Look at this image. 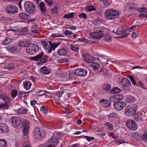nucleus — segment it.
Wrapping results in <instances>:
<instances>
[{
  "mask_svg": "<svg viewBox=\"0 0 147 147\" xmlns=\"http://www.w3.org/2000/svg\"><path fill=\"white\" fill-rule=\"evenodd\" d=\"M105 16L108 20H112L118 18L119 16L118 11L114 9H106L105 11Z\"/></svg>",
  "mask_w": 147,
  "mask_h": 147,
  "instance_id": "nucleus-1",
  "label": "nucleus"
},
{
  "mask_svg": "<svg viewBox=\"0 0 147 147\" xmlns=\"http://www.w3.org/2000/svg\"><path fill=\"white\" fill-rule=\"evenodd\" d=\"M11 122L12 126L16 128L19 129L21 128L23 124L20 119L16 116H13L11 119Z\"/></svg>",
  "mask_w": 147,
  "mask_h": 147,
  "instance_id": "nucleus-2",
  "label": "nucleus"
},
{
  "mask_svg": "<svg viewBox=\"0 0 147 147\" xmlns=\"http://www.w3.org/2000/svg\"><path fill=\"white\" fill-rule=\"evenodd\" d=\"M137 106L133 105L131 106H127L125 109V115L127 116L133 115L136 112Z\"/></svg>",
  "mask_w": 147,
  "mask_h": 147,
  "instance_id": "nucleus-3",
  "label": "nucleus"
},
{
  "mask_svg": "<svg viewBox=\"0 0 147 147\" xmlns=\"http://www.w3.org/2000/svg\"><path fill=\"white\" fill-rule=\"evenodd\" d=\"M38 46L37 44H30L27 47L26 52L30 55L34 54L38 50Z\"/></svg>",
  "mask_w": 147,
  "mask_h": 147,
  "instance_id": "nucleus-4",
  "label": "nucleus"
},
{
  "mask_svg": "<svg viewBox=\"0 0 147 147\" xmlns=\"http://www.w3.org/2000/svg\"><path fill=\"white\" fill-rule=\"evenodd\" d=\"M43 53H41L38 55L33 57L32 59L35 61H38L40 60V61L37 63V64L41 65L46 61V59L45 56L43 55Z\"/></svg>",
  "mask_w": 147,
  "mask_h": 147,
  "instance_id": "nucleus-5",
  "label": "nucleus"
},
{
  "mask_svg": "<svg viewBox=\"0 0 147 147\" xmlns=\"http://www.w3.org/2000/svg\"><path fill=\"white\" fill-rule=\"evenodd\" d=\"M24 7L26 11L30 13H32L35 9L34 3L29 1L26 2Z\"/></svg>",
  "mask_w": 147,
  "mask_h": 147,
  "instance_id": "nucleus-6",
  "label": "nucleus"
},
{
  "mask_svg": "<svg viewBox=\"0 0 147 147\" xmlns=\"http://www.w3.org/2000/svg\"><path fill=\"white\" fill-rule=\"evenodd\" d=\"M18 10V9L16 6L11 4L7 5L6 8V12L11 15L16 13Z\"/></svg>",
  "mask_w": 147,
  "mask_h": 147,
  "instance_id": "nucleus-7",
  "label": "nucleus"
},
{
  "mask_svg": "<svg viewBox=\"0 0 147 147\" xmlns=\"http://www.w3.org/2000/svg\"><path fill=\"white\" fill-rule=\"evenodd\" d=\"M127 31L126 29L123 28V26H120L117 28L116 32L114 33L119 36H121L119 37V38H126L127 35L125 32Z\"/></svg>",
  "mask_w": 147,
  "mask_h": 147,
  "instance_id": "nucleus-8",
  "label": "nucleus"
},
{
  "mask_svg": "<svg viewBox=\"0 0 147 147\" xmlns=\"http://www.w3.org/2000/svg\"><path fill=\"white\" fill-rule=\"evenodd\" d=\"M74 74L78 76L84 77L87 74V71L84 69L77 68L75 69Z\"/></svg>",
  "mask_w": 147,
  "mask_h": 147,
  "instance_id": "nucleus-9",
  "label": "nucleus"
},
{
  "mask_svg": "<svg viewBox=\"0 0 147 147\" xmlns=\"http://www.w3.org/2000/svg\"><path fill=\"white\" fill-rule=\"evenodd\" d=\"M126 125L131 130H135L138 128L136 123L132 120H128L126 123Z\"/></svg>",
  "mask_w": 147,
  "mask_h": 147,
  "instance_id": "nucleus-10",
  "label": "nucleus"
},
{
  "mask_svg": "<svg viewBox=\"0 0 147 147\" xmlns=\"http://www.w3.org/2000/svg\"><path fill=\"white\" fill-rule=\"evenodd\" d=\"M126 103L123 101L116 102L114 103L113 105L115 109L119 111L122 110L126 106Z\"/></svg>",
  "mask_w": 147,
  "mask_h": 147,
  "instance_id": "nucleus-11",
  "label": "nucleus"
},
{
  "mask_svg": "<svg viewBox=\"0 0 147 147\" xmlns=\"http://www.w3.org/2000/svg\"><path fill=\"white\" fill-rule=\"evenodd\" d=\"M22 126L23 128V134L24 136H26L28 134L29 129V123L27 120H23V124Z\"/></svg>",
  "mask_w": 147,
  "mask_h": 147,
  "instance_id": "nucleus-12",
  "label": "nucleus"
},
{
  "mask_svg": "<svg viewBox=\"0 0 147 147\" xmlns=\"http://www.w3.org/2000/svg\"><path fill=\"white\" fill-rule=\"evenodd\" d=\"M59 139L58 138L53 136L48 140L46 144H47V145H49L50 144H57L59 142Z\"/></svg>",
  "mask_w": 147,
  "mask_h": 147,
  "instance_id": "nucleus-13",
  "label": "nucleus"
},
{
  "mask_svg": "<svg viewBox=\"0 0 147 147\" xmlns=\"http://www.w3.org/2000/svg\"><path fill=\"white\" fill-rule=\"evenodd\" d=\"M33 134L37 139L39 140H42V137L41 134L38 128L36 127L34 129Z\"/></svg>",
  "mask_w": 147,
  "mask_h": 147,
  "instance_id": "nucleus-14",
  "label": "nucleus"
},
{
  "mask_svg": "<svg viewBox=\"0 0 147 147\" xmlns=\"http://www.w3.org/2000/svg\"><path fill=\"white\" fill-rule=\"evenodd\" d=\"M120 84L126 88L129 87L131 86L130 81L127 78L122 79L120 82Z\"/></svg>",
  "mask_w": 147,
  "mask_h": 147,
  "instance_id": "nucleus-15",
  "label": "nucleus"
},
{
  "mask_svg": "<svg viewBox=\"0 0 147 147\" xmlns=\"http://www.w3.org/2000/svg\"><path fill=\"white\" fill-rule=\"evenodd\" d=\"M49 42L50 48L49 49H47V52L48 53H51L52 49L55 50V49L60 45L59 43H52L51 41H49Z\"/></svg>",
  "mask_w": 147,
  "mask_h": 147,
  "instance_id": "nucleus-16",
  "label": "nucleus"
},
{
  "mask_svg": "<svg viewBox=\"0 0 147 147\" xmlns=\"http://www.w3.org/2000/svg\"><path fill=\"white\" fill-rule=\"evenodd\" d=\"M83 57L85 62L87 63H90L93 61V57L90 55L88 54H84L83 55Z\"/></svg>",
  "mask_w": 147,
  "mask_h": 147,
  "instance_id": "nucleus-17",
  "label": "nucleus"
},
{
  "mask_svg": "<svg viewBox=\"0 0 147 147\" xmlns=\"http://www.w3.org/2000/svg\"><path fill=\"white\" fill-rule=\"evenodd\" d=\"M104 35L103 32L100 30L98 31H95L93 35V37L94 38L99 39L102 37Z\"/></svg>",
  "mask_w": 147,
  "mask_h": 147,
  "instance_id": "nucleus-18",
  "label": "nucleus"
},
{
  "mask_svg": "<svg viewBox=\"0 0 147 147\" xmlns=\"http://www.w3.org/2000/svg\"><path fill=\"white\" fill-rule=\"evenodd\" d=\"M0 130L1 132L6 133L9 131L8 127L7 125L4 123L0 124Z\"/></svg>",
  "mask_w": 147,
  "mask_h": 147,
  "instance_id": "nucleus-19",
  "label": "nucleus"
},
{
  "mask_svg": "<svg viewBox=\"0 0 147 147\" xmlns=\"http://www.w3.org/2000/svg\"><path fill=\"white\" fill-rule=\"evenodd\" d=\"M142 117V114L140 112H138L135 115L134 119L136 121L140 122L143 120Z\"/></svg>",
  "mask_w": 147,
  "mask_h": 147,
  "instance_id": "nucleus-20",
  "label": "nucleus"
},
{
  "mask_svg": "<svg viewBox=\"0 0 147 147\" xmlns=\"http://www.w3.org/2000/svg\"><path fill=\"white\" fill-rule=\"evenodd\" d=\"M41 73L44 74H48L50 72L51 70L48 67L44 66L40 68Z\"/></svg>",
  "mask_w": 147,
  "mask_h": 147,
  "instance_id": "nucleus-21",
  "label": "nucleus"
},
{
  "mask_svg": "<svg viewBox=\"0 0 147 147\" xmlns=\"http://www.w3.org/2000/svg\"><path fill=\"white\" fill-rule=\"evenodd\" d=\"M39 6L41 12L43 13H45L47 9L45 3L42 2H41L39 4Z\"/></svg>",
  "mask_w": 147,
  "mask_h": 147,
  "instance_id": "nucleus-22",
  "label": "nucleus"
},
{
  "mask_svg": "<svg viewBox=\"0 0 147 147\" xmlns=\"http://www.w3.org/2000/svg\"><path fill=\"white\" fill-rule=\"evenodd\" d=\"M75 14V13L73 12L69 13L68 14H65L63 17L62 19L66 18L67 19H69L70 18H73L74 17Z\"/></svg>",
  "mask_w": 147,
  "mask_h": 147,
  "instance_id": "nucleus-23",
  "label": "nucleus"
},
{
  "mask_svg": "<svg viewBox=\"0 0 147 147\" xmlns=\"http://www.w3.org/2000/svg\"><path fill=\"white\" fill-rule=\"evenodd\" d=\"M0 98L2 99L4 101L5 103V104L8 105L11 101V100L9 98L6 96H3L2 95H0Z\"/></svg>",
  "mask_w": 147,
  "mask_h": 147,
  "instance_id": "nucleus-24",
  "label": "nucleus"
},
{
  "mask_svg": "<svg viewBox=\"0 0 147 147\" xmlns=\"http://www.w3.org/2000/svg\"><path fill=\"white\" fill-rule=\"evenodd\" d=\"M100 103L101 105L105 107H109L110 105V103L107 100H101Z\"/></svg>",
  "mask_w": 147,
  "mask_h": 147,
  "instance_id": "nucleus-25",
  "label": "nucleus"
},
{
  "mask_svg": "<svg viewBox=\"0 0 147 147\" xmlns=\"http://www.w3.org/2000/svg\"><path fill=\"white\" fill-rule=\"evenodd\" d=\"M67 53V51L66 49L63 48L59 50L57 52V53L60 55L63 56L65 55Z\"/></svg>",
  "mask_w": 147,
  "mask_h": 147,
  "instance_id": "nucleus-26",
  "label": "nucleus"
},
{
  "mask_svg": "<svg viewBox=\"0 0 147 147\" xmlns=\"http://www.w3.org/2000/svg\"><path fill=\"white\" fill-rule=\"evenodd\" d=\"M99 74L103 76H105L109 74L108 70L105 68L102 69L99 71Z\"/></svg>",
  "mask_w": 147,
  "mask_h": 147,
  "instance_id": "nucleus-27",
  "label": "nucleus"
},
{
  "mask_svg": "<svg viewBox=\"0 0 147 147\" xmlns=\"http://www.w3.org/2000/svg\"><path fill=\"white\" fill-rule=\"evenodd\" d=\"M91 66L93 70L95 71H97L100 67L99 64L96 62L92 63Z\"/></svg>",
  "mask_w": 147,
  "mask_h": 147,
  "instance_id": "nucleus-28",
  "label": "nucleus"
},
{
  "mask_svg": "<svg viewBox=\"0 0 147 147\" xmlns=\"http://www.w3.org/2000/svg\"><path fill=\"white\" fill-rule=\"evenodd\" d=\"M15 66L13 63H8L5 65L4 68L8 70L14 69L15 68Z\"/></svg>",
  "mask_w": 147,
  "mask_h": 147,
  "instance_id": "nucleus-29",
  "label": "nucleus"
},
{
  "mask_svg": "<svg viewBox=\"0 0 147 147\" xmlns=\"http://www.w3.org/2000/svg\"><path fill=\"white\" fill-rule=\"evenodd\" d=\"M31 83L30 82L26 81L24 84V87L27 90H29L31 86Z\"/></svg>",
  "mask_w": 147,
  "mask_h": 147,
  "instance_id": "nucleus-30",
  "label": "nucleus"
},
{
  "mask_svg": "<svg viewBox=\"0 0 147 147\" xmlns=\"http://www.w3.org/2000/svg\"><path fill=\"white\" fill-rule=\"evenodd\" d=\"M70 47L71 50L75 52L78 51L79 49L78 46L75 45L71 44Z\"/></svg>",
  "mask_w": 147,
  "mask_h": 147,
  "instance_id": "nucleus-31",
  "label": "nucleus"
},
{
  "mask_svg": "<svg viewBox=\"0 0 147 147\" xmlns=\"http://www.w3.org/2000/svg\"><path fill=\"white\" fill-rule=\"evenodd\" d=\"M63 93V91H60L59 92L55 93V98H56V99H57L58 100H60V98L62 96Z\"/></svg>",
  "mask_w": 147,
  "mask_h": 147,
  "instance_id": "nucleus-32",
  "label": "nucleus"
},
{
  "mask_svg": "<svg viewBox=\"0 0 147 147\" xmlns=\"http://www.w3.org/2000/svg\"><path fill=\"white\" fill-rule=\"evenodd\" d=\"M28 14L24 13H21L19 15V17L21 19L25 20L28 18Z\"/></svg>",
  "mask_w": 147,
  "mask_h": 147,
  "instance_id": "nucleus-33",
  "label": "nucleus"
},
{
  "mask_svg": "<svg viewBox=\"0 0 147 147\" xmlns=\"http://www.w3.org/2000/svg\"><path fill=\"white\" fill-rule=\"evenodd\" d=\"M18 45L21 47H25L27 45V42L26 41H20L19 42Z\"/></svg>",
  "mask_w": 147,
  "mask_h": 147,
  "instance_id": "nucleus-34",
  "label": "nucleus"
},
{
  "mask_svg": "<svg viewBox=\"0 0 147 147\" xmlns=\"http://www.w3.org/2000/svg\"><path fill=\"white\" fill-rule=\"evenodd\" d=\"M86 10L90 12L93 11L95 10L96 9L92 5H88L86 7Z\"/></svg>",
  "mask_w": 147,
  "mask_h": 147,
  "instance_id": "nucleus-35",
  "label": "nucleus"
},
{
  "mask_svg": "<svg viewBox=\"0 0 147 147\" xmlns=\"http://www.w3.org/2000/svg\"><path fill=\"white\" fill-rule=\"evenodd\" d=\"M41 42L43 45L44 49L47 51L49 47L47 42L45 40H41Z\"/></svg>",
  "mask_w": 147,
  "mask_h": 147,
  "instance_id": "nucleus-36",
  "label": "nucleus"
},
{
  "mask_svg": "<svg viewBox=\"0 0 147 147\" xmlns=\"http://www.w3.org/2000/svg\"><path fill=\"white\" fill-rule=\"evenodd\" d=\"M111 35L107 33L105 35L104 38L105 40L108 42H111Z\"/></svg>",
  "mask_w": 147,
  "mask_h": 147,
  "instance_id": "nucleus-37",
  "label": "nucleus"
},
{
  "mask_svg": "<svg viewBox=\"0 0 147 147\" xmlns=\"http://www.w3.org/2000/svg\"><path fill=\"white\" fill-rule=\"evenodd\" d=\"M102 88L104 90L108 91L111 89V86L109 84H105L103 86Z\"/></svg>",
  "mask_w": 147,
  "mask_h": 147,
  "instance_id": "nucleus-38",
  "label": "nucleus"
},
{
  "mask_svg": "<svg viewBox=\"0 0 147 147\" xmlns=\"http://www.w3.org/2000/svg\"><path fill=\"white\" fill-rule=\"evenodd\" d=\"M27 110L26 109H24L23 108H21L18 109V113L23 114H25L27 112Z\"/></svg>",
  "mask_w": 147,
  "mask_h": 147,
  "instance_id": "nucleus-39",
  "label": "nucleus"
},
{
  "mask_svg": "<svg viewBox=\"0 0 147 147\" xmlns=\"http://www.w3.org/2000/svg\"><path fill=\"white\" fill-rule=\"evenodd\" d=\"M121 92V90L118 88L115 87L111 90V93L113 94L119 93Z\"/></svg>",
  "mask_w": 147,
  "mask_h": 147,
  "instance_id": "nucleus-40",
  "label": "nucleus"
},
{
  "mask_svg": "<svg viewBox=\"0 0 147 147\" xmlns=\"http://www.w3.org/2000/svg\"><path fill=\"white\" fill-rule=\"evenodd\" d=\"M12 41V40L10 38H6L3 44L4 45H7Z\"/></svg>",
  "mask_w": 147,
  "mask_h": 147,
  "instance_id": "nucleus-41",
  "label": "nucleus"
},
{
  "mask_svg": "<svg viewBox=\"0 0 147 147\" xmlns=\"http://www.w3.org/2000/svg\"><path fill=\"white\" fill-rule=\"evenodd\" d=\"M117 101H117L115 96H113L111 97L109 99V102H110V104L112 102L115 103Z\"/></svg>",
  "mask_w": 147,
  "mask_h": 147,
  "instance_id": "nucleus-42",
  "label": "nucleus"
},
{
  "mask_svg": "<svg viewBox=\"0 0 147 147\" xmlns=\"http://www.w3.org/2000/svg\"><path fill=\"white\" fill-rule=\"evenodd\" d=\"M6 145V142L5 140L0 139V147H5Z\"/></svg>",
  "mask_w": 147,
  "mask_h": 147,
  "instance_id": "nucleus-43",
  "label": "nucleus"
},
{
  "mask_svg": "<svg viewBox=\"0 0 147 147\" xmlns=\"http://www.w3.org/2000/svg\"><path fill=\"white\" fill-rule=\"evenodd\" d=\"M51 12L53 14H56L58 13V9L56 6L52 7L51 9Z\"/></svg>",
  "mask_w": 147,
  "mask_h": 147,
  "instance_id": "nucleus-44",
  "label": "nucleus"
},
{
  "mask_svg": "<svg viewBox=\"0 0 147 147\" xmlns=\"http://www.w3.org/2000/svg\"><path fill=\"white\" fill-rule=\"evenodd\" d=\"M10 51L12 53H16L17 50L20 51V49H18V48H16V47H11L10 49Z\"/></svg>",
  "mask_w": 147,
  "mask_h": 147,
  "instance_id": "nucleus-45",
  "label": "nucleus"
},
{
  "mask_svg": "<svg viewBox=\"0 0 147 147\" xmlns=\"http://www.w3.org/2000/svg\"><path fill=\"white\" fill-rule=\"evenodd\" d=\"M117 115L115 113H112L109 114L108 116V117L109 118H117Z\"/></svg>",
  "mask_w": 147,
  "mask_h": 147,
  "instance_id": "nucleus-46",
  "label": "nucleus"
},
{
  "mask_svg": "<svg viewBox=\"0 0 147 147\" xmlns=\"http://www.w3.org/2000/svg\"><path fill=\"white\" fill-rule=\"evenodd\" d=\"M11 94L13 98H15L17 94V91L15 90H13L11 91Z\"/></svg>",
  "mask_w": 147,
  "mask_h": 147,
  "instance_id": "nucleus-47",
  "label": "nucleus"
},
{
  "mask_svg": "<svg viewBox=\"0 0 147 147\" xmlns=\"http://www.w3.org/2000/svg\"><path fill=\"white\" fill-rule=\"evenodd\" d=\"M105 125L108 126V128L109 130H112L113 129V125L110 123L107 122L105 123Z\"/></svg>",
  "mask_w": 147,
  "mask_h": 147,
  "instance_id": "nucleus-48",
  "label": "nucleus"
},
{
  "mask_svg": "<svg viewBox=\"0 0 147 147\" xmlns=\"http://www.w3.org/2000/svg\"><path fill=\"white\" fill-rule=\"evenodd\" d=\"M117 101V100H120L123 98V96L121 94H118L115 96Z\"/></svg>",
  "mask_w": 147,
  "mask_h": 147,
  "instance_id": "nucleus-49",
  "label": "nucleus"
},
{
  "mask_svg": "<svg viewBox=\"0 0 147 147\" xmlns=\"http://www.w3.org/2000/svg\"><path fill=\"white\" fill-rule=\"evenodd\" d=\"M138 11L140 12H145L147 13V9L144 7H141L138 8Z\"/></svg>",
  "mask_w": 147,
  "mask_h": 147,
  "instance_id": "nucleus-50",
  "label": "nucleus"
},
{
  "mask_svg": "<svg viewBox=\"0 0 147 147\" xmlns=\"http://www.w3.org/2000/svg\"><path fill=\"white\" fill-rule=\"evenodd\" d=\"M6 107V109H8L9 107L8 105L7 104H4L3 103H1L0 104V109H3L5 108V107Z\"/></svg>",
  "mask_w": 147,
  "mask_h": 147,
  "instance_id": "nucleus-51",
  "label": "nucleus"
},
{
  "mask_svg": "<svg viewBox=\"0 0 147 147\" xmlns=\"http://www.w3.org/2000/svg\"><path fill=\"white\" fill-rule=\"evenodd\" d=\"M40 111L42 113L45 115H46L47 113V111L44 107H41L40 108Z\"/></svg>",
  "mask_w": 147,
  "mask_h": 147,
  "instance_id": "nucleus-52",
  "label": "nucleus"
},
{
  "mask_svg": "<svg viewBox=\"0 0 147 147\" xmlns=\"http://www.w3.org/2000/svg\"><path fill=\"white\" fill-rule=\"evenodd\" d=\"M84 137L88 142H90L91 140H93L94 139V138L93 137H90L87 136H84Z\"/></svg>",
  "mask_w": 147,
  "mask_h": 147,
  "instance_id": "nucleus-53",
  "label": "nucleus"
},
{
  "mask_svg": "<svg viewBox=\"0 0 147 147\" xmlns=\"http://www.w3.org/2000/svg\"><path fill=\"white\" fill-rule=\"evenodd\" d=\"M79 17L80 18H82L85 19H87L86 15L84 13H82L79 16Z\"/></svg>",
  "mask_w": 147,
  "mask_h": 147,
  "instance_id": "nucleus-54",
  "label": "nucleus"
},
{
  "mask_svg": "<svg viewBox=\"0 0 147 147\" xmlns=\"http://www.w3.org/2000/svg\"><path fill=\"white\" fill-rule=\"evenodd\" d=\"M142 138L144 141L147 142V132L143 134Z\"/></svg>",
  "mask_w": 147,
  "mask_h": 147,
  "instance_id": "nucleus-55",
  "label": "nucleus"
},
{
  "mask_svg": "<svg viewBox=\"0 0 147 147\" xmlns=\"http://www.w3.org/2000/svg\"><path fill=\"white\" fill-rule=\"evenodd\" d=\"M65 35L68 36L71 34H73V33L70 31L68 30H65L64 33Z\"/></svg>",
  "mask_w": 147,
  "mask_h": 147,
  "instance_id": "nucleus-56",
  "label": "nucleus"
},
{
  "mask_svg": "<svg viewBox=\"0 0 147 147\" xmlns=\"http://www.w3.org/2000/svg\"><path fill=\"white\" fill-rule=\"evenodd\" d=\"M46 92L45 91H40L38 92V95L39 96H42L45 94Z\"/></svg>",
  "mask_w": 147,
  "mask_h": 147,
  "instance_id": "nucleus-57",
  "label": "nucleus"
},
{
  "mask_svg": "<svg viewBox=\"0 0 147 147\" xmlns=\"http://www.w3.org/2000/svg\"><path fill=\"white\" fill-rule=\"evenodd\" d=\"M69 78L71 79H73L74 77V74H73L72 71H70L69 73Z\"/></svg>",
  "mask_w": 147,
  "mask_h": 147,
  "instance_id": "nucleus-58",
  "label": "nucleus"
},
{
  "mask_svg": "<svg viewBox=\"0 0 147 147\" xmlns=\"http://www.w3.org/2000/svg\"><path fill=\"white\" fill-rule=\"evenodd\" d=\"M100 1L103 2V4L105 6H108L109 5L108 3V0H99Z\"/></svg>",
  "mask_w": 147,
  "mask_h": 147,
  "instance_id": "nucleus-59",
  "label": "nucleus"
},
{
  "mask_svg": "<svg viewBox=\"0 0 147 147\" xmlns=\"http://www.w3.org/2000/svg\"><path fill=\"white\" fill-rule=\"evenodd\" d=\"M50 0H45V2L49 5L51 6L53 4V3L52 1H51Z\"/></svg>",
  "mask_w": 147,
  "mask_h": 147,
  "instance_id": "nucleus-60",
  "label": "nucleus"
},
{
  "mask_svg": "<svg viewBox=\"0 0 147 147\" xmlns=\"http://www.w3.org/2000/svg\"><path fill=\"white\" fill-rule=\"evenodd\" d=\"M137 86H140L142 88L145 89V88L144 87V84L142 83L141 81H139L138 84H137Z\"/></svg>",
  "mask_w": 147,
  "mask_h": 147,
  "instance_id": "nucleus-61",
  "label": "nucleus"
},
{
  "mask_svg": "<svg viewBox=\"0 0 147 147\" xmlns=\"http://www.w3.org/2000/svg\"><path fill=\"white\" fill-rule=\"evenodd\" d=\"M31 32L36 34H39L40 33L39 30H31Z\"/></svg>",
  "mask_w": 147,
  "mask_h": 147,
  "instance_id": "nucleus-62",
  "label": "nucleus"
},
{
  "mask_svg": "<svg viewBox=\"0 0 147 147\" xmlns=\"http://www.w3.org/2000/svg\"><path fill=\"white\" fill-rule=\"evenodd\" d=\"M67 28L72 30H75L76 29V27L73 26H70L69 27H67Z\"/></svg>",
  "mask_w": 147,
  "mask_h": 147,
  "instance_id": "nucleus-63",
  "label": "nucleus"
},
{
  "mask_svg": "<svg viewBox=\"0 0 147 147\" xmlns=\"http://www.w3.org/2000/svg\"><path fill=\"white\" fill-rule=\"evenodd\" d=\"M57 75L60 77L63 78L65 77V75L62 72H59L57 73Z\"/></svg>",
  "mask_w": 147,
  "mask_h": 147,
  "instance_id": "nucleus-64",
  "label": "nucleus"
}]
</instances>
